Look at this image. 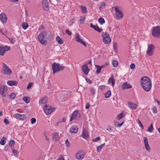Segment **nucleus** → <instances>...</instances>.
I'll return each mask as SVG.
<instances>
[{"label":"nucleus","mask_w":160,"mask_h":160,"mask_svg":"<svg viewBox=\"0 0 160 160\" xmlns=\"http://www.w3.org/2000/svg\"><path fill=\"white\" fill-rule=\"evenodd\" d=\"M141 86L146 92H149L152 87V83L150 78L147 77H142L140 80Z\"/></svg>","instance_id":"obj_1"},{"label":"nucleus","mask_w":160,"mask_h":160,"mask_svg":"<svg viewBox=\"0 0 160 160\" xmlns=\"http://www.w3.org/2000/svg\"><path fill=\"white\" fill-rule=\"evenodd\" d=\"M101 36L102 42L106 44H108L111 42V39L109 36V34L105 32H102Z\"/></svg>","instance_id":"obj_2"},{"label":"nucleus","mask_w":160,"mask_h":160,"mask_svg":"<svg viewBox=\"0 0 160 160\" xmlns=\"http://www.w3.org/2000/svg\"><path fill=\"white\" fill-rule=\"evenodd\" d=\"M52 66L53 74H55L57 72H59L61 70H62L64 68V66H61L59 64L55 62L52 64Z\"/></svg>","instance_id":"obj_3"},{"label":"nucleus","mask_w":160,"mask_h":160,"mask_svg":"<svg viewBox=\"0 0 160 160\" xmlns=\"http://www.w3.org/2000/svg\"><path fill=\"white\" fill-rule=\"evenodd\" d=\"M112 10L115 11V14L114 17L116 19H119L123 17V14L122 12L118 7H113L112 8Z\"/></svg>","instance_id":"obj_4"},{"label":"nucleus","mask_w":160,"mask_h":160,"mask_svg":"<svg viewBox=\"0 0 160 160\" xmlns=\"http://www.w3.org/2000/svg\"><path fill=\"white\" fill-rule=\"evenodd\" d=\"M46 32H41L39 34L38 38L40 42L43 45H46L47 44V42L46 40H43L44 38V35L47 34Z\"/></svg>","instance_id":"obj_5"},{"label":"nucleus","mask_w":160,"mask_h":160,"mask_svg":"<svg viewBox=\"0 0 160 160\" xmlns=\"http://www.w3.org/2000/svg\"><path fill=\"white\" fill-rule=\"evenodd\" d=\"M152 35L156 38H160V28L157 26L153 27L152 31Z\"/></svg>","instance_id":"obj_6"},{"label":"nucleus","mask_w":160,"mask_h":160,"mask_svg":"<svg viewBox=\"0 0 160 160\" xmlns=\"http://www.w3.org/2000/svg\"><path fill=\"white\" fill-rule=\"evenodd\" d=\"M43 109L44 112L47 115L50 114L55 110V108H53L50 106H48L46 104L44 106Z\"/></svg>","instance_id":"obj_7"},{"label":"nucleus","mask_w":160,"mask_h":160,"mask_svg":"<svg viewBox=\"0 0 160 160\" xmlns=\"http://www.w3.org/2000/svg\"><path fill=\"white\" fill-rule=\"evenodd\" d=\"M2 72L3 74L9 75L11 74L12 71L5 64L3 63Z\"/></svg>","instance_id":"obj_8"},{"label":"nucleus","mask_w":160,"mask_h":160,"mask_svg":"<svg viewBox=\"0 0 160 160\" xmlns=\"http://www.w3.org/2000/svg\"><path fill=\"white\" fill-rule=\"evenodd\" d=\"M8 90V87L6 85H2L0 86V93L3 97L6 96V92Z\"/></svg>","instance_id":"obj_9"},{"label":"nucleus","mask_w":160,"mask_h":160,"mask_svg":"<svg viewBox=\"0 0 160 160\" xmlns=\"http://www.w3.org/2000/svg\"><path fill=\"white\" fill-rule=\"evenodd\" d=\"M10 47L6 45L0 46V55L3 56L6 52L10 50Z\"/></svg>","instance_id":"obj_10"},{"label":"nucleus","mask_w":160,"mask_h":160,"mask_svg":"<svg viewBox=\"0 0 160 160\" xmlns=\"http://www.w3.org/2000/svg\"><path fill=\"white\" fill-rule=\"evenodd\" d=\"M76 40L79 43H82L85 47H86L87 45L84 42L80 37V35L78 33H76L75 34Z\"/></svg>","instance_id":"obj_11"},{"label":"nucleus","mask_w":160,"mask_h":160,"mask_svg":"<svg viewBox=\"0 0 160 160\" xmlns=\"http://www.w3.org/2000/svg\"><path fill=\"white\" fill-rule=\"evenodd\" d=\"M144 146L146 150L147 151L149 152L150 151V148L149 145L148 139L147 137H144L143 138Z\"/></svg>","instance_id":"obj_12"},{"label":"nucleus","mask_w":160,"mask_h":160,"mask_svg":"<svg viewBox=\"0 0 160 160\" xmlns=\"http://www.w3.org/2000/svg\"><path fill=\"white\" fill-rule=\"evenodd\" d=\"M7 17L4 13H2L0 14V20L3 24L6 23L7 21Z\"/></svg>","instance_id":"obj_13"},{"label":"nucleus","mask_w":160,"mask_h":160,"mask_svg":"<svg viewBox=\"0 0 160 160\" xmlns=\"http://www.w3.org/2000/svg\"><path fill=\"white\" fill-rule=\"evenodd\" d=\"M42 3L44 9L46 11H48L49 9V7L48 1L47 0H43Z\"/></svg>","instance_id":"obj_14"},{"label":"nucleus","mask_w":160,"mask_h":160,"mask_svg":"<svg viewBox=\"0 0 160 160\" xmlns=\"http://www.w3.org/2000/svg\"><path fill=\"white\" fill-rule=\"evenodd\" d=\"M154 48V46L152 44L149 45L148 46V48L147 51V54L149 56L152 55L153 54L152 49Z\"/></svg>","instance_id":"obj_15"},{"label":"nucleus","mask_w":160,"mask_h":160,"mask_svg":"<svg viewBox=\"0 0 160 160\" xmlns=\"http://www.w3.org/2000/svg\"><path fill=\"white\" fill-rule=\"evenodd\" d=\"M84 156V155L83 152L81 151H78L75 155L76 158L79 159H82Z\"/></svg>","instance_id":"obj_16"},{"label":"nucleus","mask_w":160,"mask_h":160,"mask_svg":"<svg viewBox=\"0 0 160 160\" xmlns=\"http://www.w3.org/2000/svg\"><path fill=\"white\" fill-rule=\"evenodd\" d=\"M14 117L16 118H18L22 120H25L26 118V116L24 114H21L18 113H15Z\"/></svg>","instance_id":"obj_17"},{"label":"nucleus","mask_w":160,"mask_h":160,"mask_svg":"<svg viewBox=\"0 0 160 160\" xmlns=\"http://www.w3.org/2000/svg\"><path fill=\"white\" fill-rule=\"evenodd\" d=\"M82 69L83 72L85 75H87L88 74L89 71V69L87 64L83 65L82 66Z\"/></svg>","instance_id":"obj_18"},{"label":"nucleus","mask_w":160,"mask_h":160,"mask_svg":"<svg viewBox=\"0 0 160 160\" xmlns=\"http://www.w3.org/2000/svg\"><path fill=\"white\" fill-rule=\"evenodd\" d=\"M82 137L86 139L88 138L89 135L88 131L85 129H83L82 133Z\"/></svg>","instance_id":"obj_19"},{"label":"nucleus","mask_w":160,"mask_h":160,"mask_svg":"<svg viewBox=\"0 0 160 160\" xmlns=\"http://www.w3.org/2000/svg\"><path fill=\"white\" fill-rule=\"evenodd\" d=\"M48 98L46 97H44L41 98L39 100V103L40 104H45L48 101Z\"/></svg>","instance_id":"obj_20"},{"label":"nucleus","mask_w":160,"mask_h":160,"mask_svg":"<svg viewBox=\"0 0 160 160\" xmlns=\"http://www.w3.org/2000/svg\"><path fill=\"white\" fill-rule=\"evenodd\" d=\"M78 129L77 127L75 126H72L70 129V132L71 133H76L78 131Z\"/></svg>","instance_id":"obj_21"},{"label":"nucleus","mask_w":160,"mask_h":160,"mask_svg":"<svg viewBox=\"0 0 160 160\" xmlns=\"http://www.w3.org/2000/svg\"><path fill=\"white\" fill-rule=\"evenodd\" d=\"M132 86L130 84H128L127 82L124 83L122 85L121 88L122 89L124 90L125 89L131 88Z\"/></svg>","instance_id":"obj_22"},{"label":"nucleus","mask_w":160,"mask_h":160,"mask_svg":"<svg viewBox=\"0 0 160 160\" xmlns=\"http://www.w3.org/2000/svg\"><path fill=\"white\" fill-rule=\"evenodd\" d=\"M128 103L129 107H130L131 109L133 110L135 109L137 107L136 104L132 102H128Z\"/></svg>","instance_id":"obj_23"},{"label":"nucleus","mask_w":160,"mask_h":160,"mask_svg":"<svg viewBox=\"0 0 160 160\" xmlns=\"http://www.w3.org/2000/svg\"><path fill=\"white\" fill-rule=\"evenodd\" d=\"M18 83L16 81H8L7 82V84L10 86L17 85Z\"/></svg>","instance_id":"obj_24"},{"label":"nucleus","mask_w":160,"mask_h":160,"mask_svg":"<svg viewBox=\"0 0 160 160\" xmlns=\"http://www.w3.org/2000/svg\"><path fill=\"white\" fill-rule=\"evenodd\" d=\"M58 134L56 132H53L52 135V138L53 140L56 141L59 139Z\"/></svg>","instance_id":"obj_25"},{"label":"nucleus","mask_w":160,"mask_h":160,"mask_svg":"<svg viewBox=\"0 0 160 160\" xmlns=\"http://www.w3.org/2000/svg\"><path fill=\"white\" fill-rule=\"evenodd\" d=\"M78 112V110L75 111L72 114V116L70 118L69 121H71L77 115Z\"/></svg>","instance_id":"obj_26"},{"label":"nucleus","mask_w":160,"mask_h":160,"mask_svg":"<svg viewBox=\"0 0 160 160\" xmlns=\"http://www.w3.org/2000/svg\"><path fill=\"white\" fill-rule=\"evenodd\" d=\"M111 95V91L110 90H108L105 94V97L106 98H109Z\"/></svg>","instance_id":"obj_27"},{"label":"nucleus","mask_w":160,"mask_h":160,"mask_svg":"<svg viewBox=\"0 0 160 160\" xmlns=\"http://www.w3.org/2000/svg\"><path fill=\"white\" fill-rule=\"evenodd\" d=\"M56 40L57 42L60 44H62L63 42V40L59 36H57L56 37Z\"/></svg>","instance_id":"obj_28"},{"label":"nucleus","mask_w":160,"mask_h":160,"mask_svg":"<svg viewBox=\"0 0 160 160\" xmlns=\"http://www.w3.org/2000/svg\"><path fill=\"white\" fill-rule=\"evenodd\" d=\"M110 82L112 83V85L113 86L115 84V80L113 77H111L108 80L109 83Z\"/></svg>","instance_id":"obj_29"},{"label":"nucleus","mask_w":160,"mask_h":160,"mask_svg":"<svg viewBox=\"0 0 160 160\" xmlns=\"http://www.w3.org/2000/svg\"><path fill=\"white\" fill-rule=\"evenodd\" d=\"M5 36L9 40L10 42L12 44H13L16 42V40L14 38H9L7 37L6 35Z\"/></svg>","instance_id":"obj_30"},{"label":"nucleus","mask_w":160,"mask_h":160,"mask_svg":"<svg viewBox=\"0 0 160 160\" xmlns=\"http://www.w3.org/2000/svg\"><path fill=\"white\" fill-rule=\"evenodd\" d=\"M95 67L97 68L96 73L97 74L99 73L101 71V68L100 67V66H99L98 65H95Z\"/></svg>","instance_id":"obj_31"},{"label":"nucleus","mask_w":160,"mask_h":160,"mask_svg":"<svg viewBox=\"0 0 160 160\" xmlns=\"http://www.w3.org/2000/svg\"><path fill=\"white\" fill-rule=\"evenodd\" d=\"M98 22L101 25H102L105 22V21L104 19L102 17H100L99 18Z\"/></svg>","instance_id":"obj_32"},{"label":"nucleus","mask_w":160,"mask_h":160,"mask_svg":"<svg viewBox=\"0 0 160 160\" xmlns=\"http://www.w3.org/2000/svg\"><path fill=\"white\" fill-rule=\"evenodd\" d=\"M153 130L152 124L151 123L150 126L148 128L147 131L149 132H152Z\"/></svg>","instance_id":"obj_33"},{"label":"nucleus","mask_w":160,"mask_h":160,"mask_svg":"<svg viewBox=\"0 0 160 160\" xmlns=\"http://www.w3.org/2000/svg\"><path fill=\"white\" fill-rule=\"evenodd\" d=\"M105 143H104L100 145L99 146H98L97 147V150L98 152H99L100 151L101 149L102 148L104 145Z\"/></svg>","instance_id":"obj_34"},{"label":"nucleus","mask_w":160,"mask_h":160,"mask_svg":"<svg viewBox=\"0 0 160 160\" xmlns=\"http://www.w3.org/2000/svg\"><path fill=\"white\" fill-rule=\"evenodd\" d=\"M6 140L5 138L3 137L0 141V144L2 145H5L6 143Z\"/></svg>","instance_id":"obj_35"},{"label":"nucleus","mask_w":160,"mask_h":160,"mask_svg":"<svg viewBox=\"0 0 160 160\" xmlns=\"http://www.w3.org/2000/svg\"><path fill=\"white\" fill-rule=\"evenodd\" d=\"M80 7L81 8L82 12L83 13H85L87 12V9L86 7H84L82 6H81Z\"/></svg>","instance_id":"obj_36"},{"label":"nucleus","mask_w":160,"mask_h":160,"mask_svg":"<svg viewBox=\"0 0 160 160\" xmlns=\"http://www.w3.org/2000/svg\"><path fill=\"white\" fill-rule=\"evenodd\" d=\"M15 143V142L14 140H10L9 143V145L11 147V148H12V146H13L14 145Z\"/></svg>","instance_id":"obj_37"},{"label":"nucleus","mask_w":160,"mask_h":160,"mask_svg":"<svg viewBox=\"0 0 160 160\" xmlns=\"http://www.w3.org/2000/svg\"><path fill=\"white\" fill-rule=\"evenodd\" d=\"M85 16H81L80 19V22L81 24H82L83 23L85 20Z\"/></svg>","instance_id":"obj_38"},{"label":"nucleus","mask_w":160,"mask_h":160,"mask_svg":"<svg viewBox=\"0 0 160 160\" xmlns=\"http://www.w3.org/2000/svg\"><path fill=\"white\" fill-rule=\"evenodd\" d=\"M28 27V24L27 23H23L22 25V28L24 29H26Z\"/></svg>","instance_id":"obj_39"},{"label":"nucleus","mask_w":160,"mask_h":160,"mask_svg":"<svg viewBox=\"0 0 160 160\" xmlns=\"http://www.w3.org/2000/svg\"><path fill=\"white\" fill-rule=\"evenodd\" d=\"M123 122H122L121 123H119L118 122H114V125L116 127H121L123 124Z\"/></svg>","instance_id":"obj_40"},{"label":"nucleus","mask_w":160,"mask_h":160,"mask_svg":"<svg viewBox=\"0 0 160 160\" xmlns=\"http://www.w3.org/2000/svg\"><path fill=\"white\" fill-rule=\"evenodd\" d=\"M23 99L27 103H28L30 102V100L26 96L23 97Z\"/></svg>","instance_id":"obj_41"},{"label":"nucleus","mask_w":160,"mask_h":160,"mask_svg":"<svg viewBox=\"0 0 160 160\" xmlns=\"http://www.w3.org/2000/svg\"><path fill=\"white\" fill-rule=\"evenodd\" d=\"M123 117V114L122 113H121L117 116V119L118 120H120Z\"/></svg>","instance_id":"obj_42"},{"label":"nucleus","mask_w":160,"mask_h":160,"mask_svg":"<svg viewBox=\"0 0 160 160\" xmlns=\"http://www.w3.org/2000/svg\"><path fill=\"white\" fill-rule=\"evenodd\" d=\"M106 4L104 2L102 3L100 6L99 9H103L105 6Z\"/></svg>","instance_id":"obj_43"},{"label":"nucleus","mask_w":160,"mask_h":160,"mask_svg":"<svg viewBox=\"0 0 160 160\" xmlns=\"http://www.w3.org/2000/svg\"><path fill=\"white\" fill-rule=\"evenodd\" d=\"M65 143L66 144V147L68 148L70 146V143L68 141V139H67L66 140Z\"/></svg>","instance_id":"obj_44"},{"label":"nucleus","mask_w":160,"mask_h":160,"mask_svg":"<svg viewBox=\"0 0 160 160\" xmlns=\"http://www.w3.org/2000/svg\"><path fill=\"white\" fill-rule=\"evenodd\" d=\"M112 64L114 67H116L118 65V62L117 61L114 60L112 62Z\"/></svg>","instance_id":"obj_45"},{"label":"nucleus","mask_w":160,"mask_h":160,"mask_svg":"<svg viewBox=\"0 0 160 160\" xmlns=\"http://www.w3.org/2000/svg\"><path fill=\"white\" fill-rule=\"evenodd\" d=\"M16 97V94L13 92L10 95V97L11 99H13Z\"/></svg>","instance_id":"obj_46"},{"label":"nucleus","mask_w":160,"mask_h":160,"mask_svg":"<svg viewBox=\"0 0 160 160\" xmlns=\"http://www.w3.org/2000/svg\"><path fill=\"white\" fill-rule=\"evenodd\" d=\"M153 112L154 113H156L157 112V109L156 107H154L152 108Z\"/></svg>","instance_id":"obj_47"},{"label":"nucleus","mask_w":160,"mask_h":160,"mask_svg":"<svg viewBox=\"0 0 160 160\" xmlns=\"http://www.w3.org/2000/svg\"><path fill=\"white\" fill-rule=\"evenodd\" d=\"M12 150L13 153L15 155H18L17 151L14 149L13 148H12Z\"/></svg>","instance_id":"obj_48"},{"label":"nucleus","mask_w":160,"mask_h":160,"mask_svg":"<svg viewBox=\"0 0 160 160\" xmlns=\"http://www.w3.org/2000/svg\"><path fill=\"white\" fill-rule=\"evenodd\" d=\"M31 123L33 124L35 123L36 121V119L35 118H33L31 119Z\"/></svg>","instance_id":"obj_49"},{"label":"nucleus","mask_w":160,"mask_h":160,"mask_svg":"<svg viewBox=\"0 0 160 160\" xmlns=\"http://www.w3.org/2000/svg\"><path fill=\"white\" fill-rule=\"evenodd\" d=\"M95 30L98 31V32H101L102 30V28H99L98 26H97V27H96V29Z\"/></svg>","instance_id":"obj_50"},{"label":"nucleus","mask_w":160,"mask_h":160,"mask_svg":"<svg viewBox=\"0 0 160 160\" xmlns=\"http://www.w3.org/2000/svg\"><path fill=\"white\" fill-rule=\"evenodd\" d=\"M65 32L66 33L68 34L69 35H71L72 34V32L68 29L66 30Z\"/></svg>","instance_id":"obj_51"},{"label":"nucleus","mask_w":160,"mask_h":160,"mask_svg":"<svg viewBox=\"0 0 160 160\" xmlns=\"http://www.w3.org/2000/svg\"><path fill=\"white\" fill-rule=\"evenodd\" d=\"M85 80L87 82L90 84L92 83V81L88 78H86Z\"/></svg>","instance_id":"obj_52"},{"label":"nucleus","mask_w":160,"mask_h":160,"mask_svg":"<svg viewBox=\"0 0 160 160\" xmlns=\"http://www.w3.org/2000/svg\"><path fill=\"white\" fill-rule=\"evenodd\" d=\"M4 123L6 125H8L9 123V122L8 121L7 118H5L4 119Z\"/></svg>","instance_id":"obj_53"},{"label":"nucleus","mask_w":160,"mask_h":160,"mask_svg":"<svg viewBox=\"0 0 160 160\" xmlns=\"http://www.w3.org/2000/svg\"><path fill=\"white\" fill-rule=\"evenodd\" d=\"M107 130L108 131V132H111L112 130V129H111V128L110 126H108L107 128Z\"/></svg>","instance_id":"obj_54"},{"label":"nucleus","mask_w":160,"mask_h":160,"mask_svg":"<svg viewBox=\"0 0 160 160\" xmlns=\"http://www.w3.org/2000/svg\"><path fill=\"white\" fill-rule=\"evenodd\" d=\"M100 139V137H98L96 138L93 139L92 140V141L94 142H96L99 140Z\"/></svg>","instance_id":"obj_55"},{"label":"nucleus","mask_w":160,"mask_h":160,"mask_svg":"<svg viewBox=\"0 0 160 160\" xmlns=\"http://www.w3.org/2000/svg\"><path fill=\"white\" fill-rule=\"evenodd\" d=\"M98 26L97 25H93L92 23H90V26L91 27H92V28L94 29L95 30L96 29V27H97Z\"/></svg>","instance_id":"obj_56"},{"label":"nucleus","mask_w":160,"mask_h":160,"mask_svg":"<svg viewBox=\"0 0 160 160\" xmlns=\"http://www.w3.org/2000/svg\"><path fill=\"white\" fill-rule=\"evenodd\" d=\"M138 124H139V126L140 127H141L142 129H143V125H142V124L141 121H140V120L139 119H138Z\"/></svg>","instance_id":"obj_57"},{"label":"nucleus","mask_w":160,"mask_h":160,"mask_svg":"<svg viewBox=\"0 0 160 160\" xmlns=\"http://www.w3.org/2000/svg\"><path fill=\"white\" fill-rule=\"evenodd\" d=\"M90 90H91V93L92 95L94 94H95V90L94 89V88H91V89H90Z\"/></svg>","instance_id":"obj_58"},{"label":"nucleus","mask_w":160,"mask_h":160,"mask_svg":"<svg viewBox=\"0 0 160 160\" xmlns=\"http://www.w3.org/2000/svg\"><path fill=\"white\" fill-rule=\"evenodd\" d=\"M135 68V65L133 63L131 64L130 65V68L132 69H134Z\"/></svg>","instance_id":"obj_59"},{"label":"nucleus","mask_w":160,"mask_h":160,"mask_svg":"<svg viewBox=\"0 0 160 160\" xmlns=\"http://www.w3.org/2000/svg\"><path fill=\"white\" fill-rule=\"evenodd\" d=\"M32 82L29 83L27 86V89H29L32 86Z\"/></svg>","instance_id":"obj_60"},{"label":"nucleus","mask_w":160,"mask_h":160,"mask_svg":"<svg viewBox=\"0 0 160 160\" xmlns=\"http://www.w3.org/2000/svg\"><path fill=\"white\" fill-rule=\"evenodd\" d=\"M90 105L89 103H87L86 105L85 108L86 109H88L90 108Z\"/></svg>","instance_id":"obj_61"},{"label":"nucleus","mask_w":160,"mask_h":160,"mask_svg":"<svg viewBox=\"0 0 160 160\" xmlns=\"http://www.w3.org/2000/svg\"><path fill=\"white\" fill-rule=\"evenodd\" d=\"M154 102H157V104L158 105L160 106V101H159L157 100L156 99H154Z\"/></svg>","instance_id":"obj_62"},{"label":"nucleus","mask_w":160,"mask_h":160,"mask_svg":"<svg viewBox=\"0 0 160 160\" xmlns=\"http://www.w3.org/2000/svg\"><path fill=\"white\" fill-rule=\"evenodd\" d=\"M105 86L104 85H102L99 86V88L101 90L104 89H105Z\"/></svg>","instance_id":"obj_63"},{"label":"nucleus","mask_w":160,"mask_h":160,"mask_svg":"<svg viewBox=\"0 0 160 160\" xmlns=\"http://www.w3.org/2000/svg\"><path fill=\"white\" fill-rule=\"evenodd\" d=\"M57 160H65L64 158L62 156H61Z\"/></svg>","instance_id":"obj_64"}]
</instances>
